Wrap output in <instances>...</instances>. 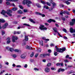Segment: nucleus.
<instances>
[{"mask_svg": "<svg viewBox=\"0 0 75 75\" xmlns=\"http://www.w3.org/2000/svg\"><path fill=\"white\" fill-rule=\"evenodd\" d=\"M62 19L63 20V21H65V18H62Z\"/></svg>", "mask_w": 75, "mask_h": 75, "instance_id": "59", "label": "nucleus"}, {"mask_svg": "<svg viewBox=\"0 0 75 75\" xmlns=\"http://www.w3.org/2000/svg\"><path fill=\"white\" fill-rule=\"evenodd\" d=\"M73 12L74 13H75V10H73Z\"/></svg>", "mask_w": 75, "mask_h": 75, "instance_id": "64", "label": "nucleus"}, {"mask_svg": "<svg viewBox=\"0 0 75 75\" xmlns=\"http://www.w3.org/2000/svg\"><path fill=\"white\" fill-rule=\"evenodd\" d=\"M27 67H28V65L27 64H25L24 66V67L25 68H27Z\"/></svg>", "mask_w": 75, "mask_h": 75, "instance_id": "40", "label": "nucleus"}, {"mask_svg": "<svg viewBox=\"0 0 75 75\" xmlns=\"http://www.w3.org/2000/svg\"><path fill=\"white\" fill-rule=\"evenodd\" d=\"M65 71V69H62L61 68V71L62 72H64V71Z\"/></svg>", "mask_w": 75, "mask_h": 75, "instance_id": "55", "label": "nucleus"}, {"mask_svg": "<svg viewBox=\"0 0 75 75\" xmlns=\"http://www.w3.org/2000/svg\"><path fill=\"white\" fill-rule=\"evenodd\" d=\"M53 30L55 32V33H58V30H57V28H53Z\"/></svg>", "mask_w": 75, "mask_h": 75, "instance_id": "20", "label": "nucleus"}, {"mask_svg": "<svg viewBox=\"0 0 75 75\" xmlns=\"http://www.w3.org/2000/svg\"><path fill=\"white\" fill-rule=\"evenodd\" d=\"M15 52H19V50L18 49H15L14 50Z\"/></svg>", "mask_w": 75, "mask_h": 75, "instance_id": "38", "label": "nucleus"}, {"mask_svg": "<svg viewBox=\"0 0 75 75\" xmlns=\"http://www.w3.org/2000/svg\"><path fill=\"white\" fill-rule=\"evenodd\" d=\"M12 41L13 42H16V40H17L18 39V37L16 36H13L12 38Z\"/></svg>", "mask_w": 75, "mask_h": 75, "instance_id": "5", "label": "nucleus"}, {"mask_svg": "<svg viewBox=\"0 0 75 75\" xmlns=\"http://www.w3.org/2000/svg\"><path fill=\"white\" fill-rule=\"evenodd\" d=\"M22 3L24 5L26 4L28 7H30L31 6V4L32 3V2L31 1L29 0H23Z\"/></svg>", "mask_w": 75, "mask_h": 75, "instance_id": "2", "label": "nucleus"}, {"mask_svg": "<svg viewBox=\"0 0 75 75\" xmlns=\"http://www.w3.org/2000/svg\"><path fill=\"white\" fill-rule=\"evenodd\" d=\"M68 57H69V55H67L66 56V58H68Z\"/></svg>", "mask_w": 75, "mask_h": 75, "instance_id": "62", "label": "nucleus"}, {"mask_svg": "<svg viewBox=\"0 0 75 75\" xmlns=\"http://www.w3.org/2000/svg\"><path fill=\"white\" fill-rule=\"evenodd\" d=\"M28 36H25V41H28Z\"/></svg>", "mask_w": 75, "mask_h": 75, "instance_id": "30", "label": "nucleus"}, {"mask_svg": "<svg viewBox=\"0 0 75 75\" xmlns=\"http://www.w3.org/2000/svg\"><path fill=\"white\" fill-rule=\"evenodd\" d=\"M7 25H8V23H6L5 24V25H3V26H2V28H3L4 29L6 28V27H7Z\"/></svg>", "mask_w": 75, "mask_h": 75, "instance_id": "17", "label": "nucleus"}, {"mask_svg": "<svg viewBox=\"0 0 75 75\" xmlns=\"http://www.w3.org/2000/svg\"><path fill=\"white\" fill-rule=\"evenodd\" d=\"M39 28L41 30H46L47 29V28L44 27V25H40V26L39 27Z\"/></svg>", "mask_w": 75, "mask_h": 75, "instance_id": "7", "label": "nucleus"}, {"mask_svg": "<svg viewBox=\"0 0 75 75\" xmlns=\"http://www.w3.org/2000/svg\"><path fill=\"white\" fill-rule=\"evenodd\" d=\"M6 1H17L18 0H6Z\"/></svg>", "mask_w": 75, "mask_h": 75, "instance_id": "19", "label": "nucleus"}, {"mask_svg": "<svg viewBox=\"0 0 75 75\" xmlns=\"http://www.w3.org/2000/svg\"><path fill=\"white\" fill-rule=\"evenodd\" d=\"M19 7H20V8L21 9H23V6L21 5H19Z\"/></svg>", "mask_w": 75, "mask_h": 75, "instance_id": "35", "label": "nucleus"}, {"mask_svg": "<svg viewBox=\"0 0 75 75\" xmlns=\"http://www.w3.org/2000/svg\"><path fill=\"white\" fill-rule=\"evenodd\" d=\"M45 71L46 73H48L50 71V68L49 67H47L45 69Z\"/></svg>", "mask_w": 75, "mask_h": 75, "instance_id": "9", "label": "nucleus"}, {"mask_svg": "<svg viewBox=\"0 0 75 75\" xmlns=\"http://www.w3.org/2000/svg\"><path fill=\"white\" fill-rule=\"evenodd\" d=\"M10 39H11V38H7V44H9V43L10 42H11L10 40Z\"/></svg>", "mask_w": 75, "mask_h": 75, "instance_id": "16", "label": "nucleus"}, {"mask_svg": "<svg viewBox=\"0 0 75 75\" xmlns=\"http://www.w3.org/2000/svg\"><path fill=\"white\" fill-rule=\"evenodd\" d=\"M43 43V41H41L40 42V44L41 45H42V43Z\"/></svg>", "mask_w": 75, "mask_h": 75, "instance_id": "53", "label": "nucleus"}, {"mask_svg": "<svg viewBox=\"0 0 75 75\" xmlns=\"http://www.w3.org/2000/svg\"><path fill=\"white\" fill-rule=\"evenodd\" d=\"M42 62H46V60L45 59H43L42 60Z\"/></svg>", "mask_w": 75, "mask_h": 75, "instance_id": "61", "label": "nucleus"}, {"mask_svg": "<svg viewBox=\"0 0 75 75\" xmlns=\"http://www.w3.org/2000/svg\"><path fill=\"white\" fill-rule=\"evenodd\" d=\"M29 20L31 21V22H32V23H34V24H35V22L34 21L33 19H29Z\"/></svg>", "mask_w": 75, "mask_h": 75, "instance_id": "21", "label": "nucleus"}, {"mask_svg": "<svg viewBox=\"0 0 75 75\" xmlns=\"http://www.w3.org/2000/svg\"><path fill=\"white\" fill-rule=\"evenodd\" d=\"M26 57V56L25 54H23L20 56V58H21V59H25Z\"/></svg>", "mask_w": 75, "mask_h": 75, "instance_id": "11", "label": "nucleus"}, {"mask_svg": "<svg viewBox=\"0 0 75 75\" xmlns=\"http://www.w3.org/2000/svg\"><path fill=\"white\" fill-rule=\"evenodd\" d=\"M9 50L11 52H13L14 50V49H13V48L11 47L9 48Z\"/></svg>", "mask_w": 75, "mask_h": 75, "instance_id": "26", "label": "nucleus"}, {"mask_svg": "<svg viewBox=\"0 0 75 75\" xmlns=\"http://www.w3.org/2000/svg\"><path fill=\"white\" fill-rule=\"evenodd\" d=\"M38 53H37L36 54L35 56V58H37V57H38Z\"/></svg>", "mask_w": 75, "mask_h": 75, "instance_id": "50", "label": "nucleus"}, {"mask_svg": "<svg viewBox=\"0 0 75 75\" xmlns=\"http://www.w3.org/2000/svg\"><path fill=\"white\" fill-rule=\"evenodd\" d=\"M46 4L47 5L49 6H51V4L50 3L48 2H46Z\"/></svg>", "mask_w": 75, "mask_h": 75, "instance_id": "25", "label": "nucleus"}, {"mask_svg": "<svg viewBox=\"0 0 75 75\" xmlns=\"http://www.w3.org/2000/svg\"><path fill=\"white\" fill-rule=\"evenodd\" d=\"M48 23H51L52 21L53 22H55V21L53 19H50L47 21Z\"/></svg>", "mask_w": 75, "mask_h": 75, "instance_id": "18", "label": "nucleus"}, {"mask_svg": "<svg viewBox=\"0 0 75 75\" xmlns=\"http://www.w3.org/2000/svg\"><path fill=\"white\" fill-rule=\"evenodd\" d=\"M72 22H70V25L72 26L74 25L75 22V19H73L71 20Z\"/></svg>", "mask_w": 75, "mask_h": 75, "instance_id": "10", "label": "nucleus"}, {"mask_svg": "<svg viewBox=\"0 0 75 75\" xmlns=\"http://www.w3.org/2000/svg\"><path fill=\"white\" fill-rule=\"evenodd\" d=\"M6 4L7 5H9L10 4V2H6Z\"/></svg>", "mask_w": 75, "mask_h": 75, "instance_id": "47", "label": "nucleus"}, {"mask_svg": "<svg viewBox=\"0 0 75 75\" xmlns=\"http://www.w3.org/2000/svg\"><path fill=\"white\" fill-rule=\"evenodd\" d=\"M50 54H42L40 55V57H42L44 58L46 56H50Z\"/></svg>", "mask_w": 75, "mask_h": 75, "instance_id": "6", "label": "nucleus"}, {"mask_svg": "<svg viewBox=\"0 0 75 75\" xmlns=\"http://www.w3.org/2000/svg\"><path fill=\"white\" fill-rule=\"evenodd\" d=\"M16 67H17L18 68H21V66L20 65H18L16 66Z\"/></svg>", "mask_w": 75, "mask_h": 75, "instance_id": "46", "label": "nucleus"}, {"mask_svg": "<svg viewBox=\"0 0 75 75\" xmlns=\"http://www.w3.org/2000/svg\"><path fill=\"white\" fill-rule=\"evenodd\" d=\"M56 66H60L61 65L62 67L63 66V63H57V64H56Z\"/></svg>", "mask_w": 75, "mask_h": 75, "instance_id": "13", "label": "nucleus"}, {"mask_svg": "<svg viewBox=\"0 0 75 75\" xmlns=\"http://www.w3.org/2000/svg\"><path fill=\"white\" fill-rule=\"evenodd\" d=\"M48 52L49 53H51V50H49L48 51Z\"/></svg>", "mask_w": 75, "mask_h": 75, "instance_id": "54", "label": "nucleus"}, {"mask_svg": "<svg viewBox=\"0 0 75 75\" xmlns=\"http://www.w3.org/2000/svg\"><path fill=\"white\" fill-rule=\"evenodd\" d=\"M12 66L13 67H15L16 66V64H12Z\"/></svg>", "mask_w": 75, "mask_h": 75, "instance_id": "63", "label": "nucleus"}, {"mask_svg": "<svg viewBox=\"0 0 75 75\" xmlns=\"http://www.w3.org/2000/svg\"><path fill=\"white\" fill-rule=\"evenodd\" d=\"M21 33V31H19L16 32V34H19Z\"/></svg>", "mask_w": 75, "mask_h": 75, "instance_id": "37", "label": "nucleus"}, {"mask_svg": "<svg viewBox=\"0 0 75 75\" xmlns=\"http://www.w3.org/2000/svg\"><path fill=\"white\" fill-rule=\"evenodd\" d=\"M65 62H69V61H68V60L66 59L64 60Z\"/></svg>", "mask_w": 75, "mask_h": 75, "instance_id": "49", "label": "nucleus"}, {"mask_svg": "<svg viewBox=\"0 0 75 75\" xmlns=\"http://www.w3.org/2000/svg\"><path fill=\"white\" fill-rule=\"evenodd\" d=\"M34 52H32V54L30 55V57H33L34 56Z\"/></svg>", "mask_w": 75, "mask_h": 75, "instance_id": "34", "label": "nucleus"}, {"mask_svg": "<svg viewBox=\"0 0 75 75\" xmlns=\"http://www.w3.org/2000/svg\"><path fill=\"white\" fill-rule=\"evenodd\" d=\"M12 10L13 11H16V10H17V8L16 7L13 8L12 9Z\"/></svg>", "mask_w": 75, "mask_h": 75, "instance_id": "23", "label": "nucleus"}, {"mask_svg": "<svg viewBox=\"0 0 75 75\" xmlns=\"http://www.w3.org/2000/svg\"><path fill=\"white\" fill-rule=\"evenodd\" d=\"M5 72V70H3L1 71L0 73V75H2L3 74V73H4V72Z\"/></svg>", "mask_w": 75, "mask_h": 75, "instance_id": "24", "label": "nucleus"}, {"mask_svg": "<svg viewBox=\"0 0 75 75\" xmlns=\"http://www.w3.org/2000/svg\"><path fill=\"white\" fill-rule=\"evenodd\" d=\"M37 6L38 7V8H41V6H40V5L39 4H37Z\"/></svg>", "mask_w": 75, "mask_h": 75, "instance_id": "31", "label": "nucleus"}, {"mask_svg": "<svg viewBox=\"0 0 75 75\" xmlns=\"http://www.w3.org/2000/svg\"><path fill=\"white\" fill-rule=\"evenodd\" d=\"M50 66H51V63H48L47 65V67H50Z\"/></svg>", "mask_w": 75, "mask_h": 75, "instance_id": "44", "label": "nucleus"}, {"mask_svg": "<svg viewBox=\"0 0 75 75\" xmlns=\"http://www.w3.org/2000/svg\"><path fill=\"white\" fill-rule=\"evenodd\" d=\"M54 45L52 43H51L50 45V46L51 47H52V46H54Z\"/></svg>", "mask_w": 75, "mask_h": 75, "instance_id": "56", "label": "nucleus"}, {"mask_svg": "<svg viewBox=\"0 0 75 75\" xmlns=\"http://www.w3.org/2000/svg\"><path fill=\"white\" fill-rule=\"evenodd\" d=\"M17 13H18V14H22L23 11L21 10H19L17 11Z\"/></svg>", "mask_w": 75, "mask_h": 75, "instance_id": "22", "label": "nucleus"}, {"mask_svg": "<svg viewBox=\"0 0 75 75\" xmlns=\"http://www.w3.org/2000/svg\"><path fill=\"white\" fill-rule=\"evenodd\" d=\"M63 31H64V32H65V33L67 32V30L65 29H63Z\"/></svg>", "mask_w": 75, "mask_h": 75, "instance_id": "52", "label": "nucleus"}, {"mask_svg": "<svg viewBox=\"0 0 75 75\" xmlns=\"http://www.w3.org/2000/svg\"><path fill=\"white\" fill-rule=\"evenodd\" d=\"M64 39H65V40H67V39H68V38L66 36H64Z\"/></svg>", "mask_w": 75, "mask_h": 75, "instance_id": "51", "label": "nucleus"}, {"mask_svg": "<svg viewBox=\"0 0 75 75\" xmlns=\"http://www.w3.org/2000/svg\"><path fill=\"white\" fill-rule=\"evenodd\" d=\"M23 11L24 13H27L28 11V10L27 9H25L23 10Z\"/></svg>", "mask_w": 75, "mask_h": 75, "instance_id": "27", "label": "nucleus"}, {"mask_svg": "<svg viewBox=\"0 0 75 75\" xmlns=\"http://www.w3.org/2000/svg\"><path fill=\"white\" fill-rule=\"evenodd\" d=\"M70 31L71 33H75V29H73L72 28H71L70 29Z\"/></svg>", "mask_w": 75, "mask_h": 75, "instance_id": "12", "label": "nucleus"}, {"mask_svg": "<svg viewBox=\"0 0 75 75\" xmlns=\"http://www.w3.org/2000/svg\"><path fill=\"white\" fill-rule=\"evenodd\" d=\"M1 13V14L4 15L5 17H7V16L6 15H5V14H6L7 13L6 12V11H5L2 10Z\"/></svg>", "mask_w": 75, "mask_h": 75, "instance_id": "8", "label": "nucleus"}, {"mask_svg": "<svg viewBox=\"0 0 75 75\" xmlns=\"http://www.w3.org/2000/svg\"><path fill=\"white\" fill-rule=\"evenodd\" d=\"M50 3H52V6L51 8H49V7H48V6H47L46 5H44L43 8L47 9V10H48V9H49V11H52V10H53V8H54V7L56 6V4L55 3L53 2L52 0H50Z\"/></svg>", "mask_w": 75, "mask_h": 75, "instance_id": "1", "label": "nucleus"}, {"mask_svg": "<svg viewBox=\"0 0 75 75\" xmlns=\"http://www.w3.org/2000/svg\"><path fill=\"white\" fill-rule=\"evenodd\" d=\"M25 48L26 49H28V50H32V48H33L32 47L28 46H26Z\"/></svg>", "mask_w": 75, "mask_h": 75, "instance_id": "14", "label": "nucleus"}, {"mask_svg": "<svg viewBox=\"0 0 75 75\" xmlns=\"http://www.w3.org/2000/svg\"><path fill=\"white\" fill-rule=\"evenodd\" d=\"M60 15H62V16H63V12H60Z\"/></svg>", "mask_w": 75, "mask_h": 75, "instance_id": "58", "label": "nucleus"}, {"mask_svg": "<svg viewBox=\"0 0 75 75\" xmlns=\"http://www.w3.org/2000/svg\"><path fill=\"white\" fill-rule=\"evenodd\" d=\"M34 70H35V71H39V69H37V68H34Z\"/></svg>", "mask_w": 75, "mask_h": 75, "instance_id": "39", "label": "nucleus"}, {"mask_svg": "<svg viewBox=\"0 0 75 75\" xmlns=\"http://www.w3.org/2000/svg\"><path fill=\"white\" fill-rule=\"evenodd\" d=\"M66 13L67 14V15H69V12L68 11H66Z\"/></svg>", "mask_w": 75, "mask_h": 75, "instance_id": "48", "label": "nucleus"}, {"mask_svg": "<svg viewBox=\"0 0 75 75\" xmlns=\"http://www.w3.org/2000/svg\"><path fill=\"white\" fill-rule=\"evenodd\" d=\"M6 49H7L8 50H10V47H6Z\"/></svg>", "mask_w": 75, "mask_h": 75, "instance_id": "57", "label": "nucleus"}, {"mask_svg": "<svg viewBox=\"0 0 75 75\" xmlns=\"http://www.w3.org/2000/svg\"><path fill=\"white\" fill-rule=\"evenodd\" d=\"M40 16H41L42 17H45V15L44 14H42V13H40Z\"/></svg>", "mask_w": 75, "mask_h": 75, "instance_id": "33", "label": "nucleus"}, {"mask_svg": "<svg viewBox=\"0 0 75 75\" xmlns=\"http://www.w3.org/2000/svg\"><path fill=\"white\" fill-rule=\"evenodd\" d=\"M6 13L9 16H12V13L13 11L10 9H8L7 11H6Z\"/></svg>", "mask_w": 75, "mask_h": 75, "instance_id": "4", "label": "nucleus"}, {"mask_svg": "<svg viewBox=\"0 0 75 75\" xmlns=\"http://www.w3.org/2000/svg\"><path fill=\"white\" fill-rule=\"evenodd\" d=\"M54 54L55 56H57L58 54V53L57 52H55L54 53Z\"/></svg>", "mask_w": 75, "mask_h": 75, "instance_id": "45", "label": "nucleus"}, {"mask_svg": "<svg viewBox=\"0 0 75 75\" xmlns=\"http://www.w3.org/2000/svg\"><path fill=\"white\" fill-rule=\"evenodd\" d=\"M12 57L14 58H16V57H17V55L16 54H13V55Z\"/></svg>", "mask_w": 75, "mask_h": 75, "instance_id": "29", "label": "nucleus"}, {"mask_svg": "<svg viewBox=\"0 0 75 75\" xmlns=\"http://www.w3.org/2000/svg\"><path fill=\"white\" fill-rule=\"evenodd\" d=\"M38 52H41V49H38Z\"/></svg>", "mask_w": 75, "mask_h": 75, "instance_id": "60", "label": "nucleus"}, {"mask_svg": "<svg viewBox=\"0 0 75 75\" xmlns=\"http://www.w3.org/2000/svg\"><path fill=\"white\" fill-rule=\"evenodd\" d=\"M55 48L56 49V51L58 52H60L62 53L64 51H65V50H66V48L65 47H63L62 49L59 48L57 47V46H56Z\"/></svg>", "mask_w": 75, "mask_h": 75, "instance_id": "3", "label": "nucleus"}, {"mask_svg": "<svg viewBox=\"0 0 75 75\" xmlns=\"http://www.w3.org/2000/svg\"><path fill=\"white\" fill-rule=\"evenodd\" d=\"M71 0H66V1L64 2V3L67 4H71V3L69 2L68 1H71Z\"/></svg>", "mask_w": 75, "mask_h": 75, "instance_id": "15", "label": "nucleus"}, {"mask_svg": "<svg viewBox=\"0 0 75 75\" xmlns=\"http://www.w3.org/2000/svg\"><path fill=\"white\" fill-rule=\"evenodd\" d=\"M51 69L52 71L56 70V69H55V68H53V67H52V68H51Z\"/></svg>", "mask_w": 75, "mask_h": 75, "instance_id": "41", "label": "nucleus"}, {"mask_svg": "<svg viewBox=\"0 0 75 75\" xmlns=\"http://www.w3.org/2000/svg\"><path fill=\"white\" fill-rule=\"evenodd\" d=\"M35 14H38V15H40V14H41L40 13L37 12H35Z\"/></svg>", "mask_w": 75, "mask_h": 75, "instance_id": "36", "label": "nucleus"}, {"mask_svg": "<svg viewBox=\"0 0 75 75\" xmlns=\"http://www.w3.org/2000/svg\"><path fill=\"white\" fill-rule=\"evenodd\" d=\"M23 25H25L26 26H28V27H29V26H30V25L28 24L27 23H24V24H23Z\"/></svg>", "mask_w": 75, "mask_h": 75, "instance_id": "32", "label": "nucleus"}, {"mask_svg": "<svg viewBox=\"0 0 75 75\" xmlns=\"http://www.w3.org/2000/svg\"><path fill=\"white\" fill-rule=\"evenodd\" d=\"M5 34V32L4 31H2V35H4V34Z\"/></svg>", "mask_w": 75, "mask_h": 75, "instance_id": "42", "label": "nucleus"}, {"mask_svg": "<svg viewBox=\"0 0 75 75\" xmlns=\"http://www.w3.org/2000/svg\"><path fill=\"white\" fill-rule=\"evenodd\" d=\"M41 2L43 4H46V2L43 1H41Z\"/></svg>", "mask_w": 75, "mask_h": 75, "instance_id": "28", "label": "nucleus"}, {"mask_svg": "<svg viewBox=\"0 0 75 75\" xmlns=\"http://www.w3.org/2000/svg\"><path fill=\"white\" fill-rule=\"evenodd\" d=\"M61 71V68L59 69H58V72H60Z\"/></svg>", "mask_w": 75, "mask_h": 75, "instance_id": "43", "label": "nucleus"}]
</instances>
